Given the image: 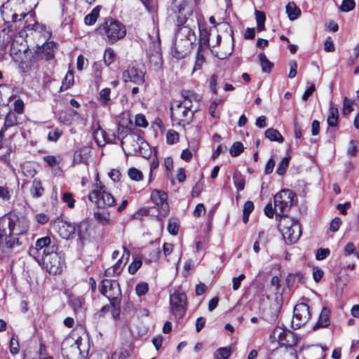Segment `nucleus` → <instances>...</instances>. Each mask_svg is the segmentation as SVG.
I'll list each match as a JSON object with an SVG mask.
<instances>
[{
  "mask_svg": "<svg viewBox=\"0 0 359 359\" xmlns=\"http://www.w3.org/2000/svg\"><path fill=\"white\" fill-rule=\"evenodd\" d=\"M171 118L174 125L183 126L189 124L194 116L192 110H188L187 107H184L181 104L172 105L170 108Z\"/></svg>",
  "mask_w": 359,
  "mask_h": 359,
  "instance_id": "nucleus-12",
  "label": "nucleus"
},
{
  "mask_svg": "<svg viewBox=\"0 0 359 359\" xmlns=\"http://www.w3.org/2000/svg\"><path fill=\"white\" fill-rule=\"evenodd\" d=\"M265 137L271 141H276L279 143H282L284 141V138L280 132L274 128H268L265 131Z\"/></svg>",
  "mask_w": 359,
  "mask_h": 359,
  "instance_id": "nucleus-28",
  "label": "nucleus"
},
{
  "mask_svg": "<svg viewBox=\"0 0 359 359\" xmlns=\"http://www.w3.org/2000/svg\"><path fill=\"white\" fill-rule=\"evenodd\" d=\"M245 278L244 274H240L238 277H234L232 279L233 282V290H238L241 286V281L243 280Z\"/></svg>",
  "mask_w": 359,
  "mask_h": 359,
  "instance_id": "nucleus-58",
  "label": "nucleus"
},
{
  "mask_svg": "<svg viewBox=\"0 0 359 359\" xmlns=\"http://www.w3.org/2000/svg\"><path fill=\"white\" fill-rule=\"evenodd\" d=\"M39 0H8L1 7V13L4 20L17 22L25 18L34 9Z\"/></svg>",
  "mask_w": 359,
  "mask_h": 359,
  "instance_id": "nucleus-1",
  "label": "nucleus"
},
{
  "mask_svg": "<svg viewBox=\"0 0 359 359\" xmlns=\"http://www.w3.org/2000/svg\"><path fill=\"white\" fill-rule=\"evenodd\" d=\"M233 180L236 189L240 191L244 189L245 180L243 175L240 172H236L233 175Z\"/></svg>",
  "mask_w": 359,
  "mask_h": 359,
  "instance_id": "nucleus-33",
  "label": "nucleus"
},
{
  "mask_svg": "<svg viewBox=\"0 0 359 359\" xmlns=\"http://www.w3.org/2000/svg\"><path fill=\"white\" fill-rule=\"evenodd\" d=\"M230 347H222L218 348L214 353V359H228L231 354Z\"/></svg>",
  "mask_w": 359,
  "mask_h": 359,
  "instance_id": "nucleus-34",
  "label": "nucleus"
},
{
  "mask_svg": "<svg viewBox=\"0 0 359 359\" xmlns=\"http://www.w3.org/2000/svg\"><path fill=\"white\" fill-rule=\"evenodd\" d=\"M310 317L309 307L306 304H297L293 311L292 327L295 329L301 327L308 322Z\"/></svg>",
  "mask_w": 359,
  "mask_h": 359,
  "instance_id": "nucleus-15",
  "label": "nucleus"
},
{
  "mask_svg": "<svg viewBox=\"0 0 359 359\" xmlns=\"http://www.w3.org/2000/svg\"><path fill=\"white\" fill-rule=\"evenodd\" d=\"M357 154L356 142L354 140H351L348 147L347 149V154L351 156H354Z\"/></svg>",
  "mask_w": 359,
  "mask_h": 359,
  "instance_id": "nucleus-61",
  "label": "nucleus"
},
{
  "mask_svg": "<svg viewBox=\"0 0 359 359\" xmlns=\"http://www.w3.org/2000/svg\"><path fill=\"white\" fill-rule=\"evenodd\" d=\"M100 10V6H97L95 7L92 10L90 13L88 14L85 17V20H84L85 23L88 25H93L96 22V20L99 16Z\"/></svg>",
  "mask_w": 359,
  "mask_h": 359,
  "instance_id": "nucleus-31",
  "label": "nucleus"
},
{
  "mask_svg": "<svg viewBox=\"0 0 359 359\" xmlns=\"http://www.w3.org/2000/svg\"><path fill=\"white\" fill-rule=\"evenodd\" d=\"M115 58L114 50L111 48H107L104 53V61L107 65H111Z\"/></svg>",
  "mask_w": 359,
  "mask_h": 359,
  "instance_id": "nucleus-46",
  "label": "nucleus"
},
{
  "mask_svg": "<svg viewBox=\"0 0 359 359\" xmlns=\"http://www.w3.org/2000/svg\"><path fill=\"white\" fill-rule=\"evenodd\" d=\"M330 325V310L324 307L323 308L318 322L315 324L313 329L316 330L320 327H326Z\"/></svg>",
  "mask_w": 359,
  "mask_h": 359,
  "instance_id": "nucleus-24",
  "label": "nucleus"
},
{
  "mask_svg": "<svg viewBox=\"0 0 359 359\" xmlns=\"http://www.w3.org/2000/svg\"><path fill=\"white\" fill-rule=\"evenodd\" d=\"M203 189V183L202 182H197L192 189L191 195L194 197H198Z\"/></svg>",
  "mask_w": 359,
  "mask_h": 359,
  "instance_id": "nucleus-57",
  "label": "nucleus"
},
{
  "mask_svg": "<svg viewBox=\"0 0 359 359\" xmlns=\"http://www.w3.org/2000/svg\"><path fill=\"white\" fill-rule=\"evenodd\" d=\"M355 2L354 0H343L339 7V10L342 12H348L354 9Z\"/></svg>",
  "mask_w": 359,
  "mask_h": 359,
  "instance_id": "nucleus-44",
  "label": "nucleus"
},
{
  "mask_svg": "<svg viewBox=\"0 0 359 359\" xmlns=\"http://www.w3.org/2000/svg\"><path fill=\"white\" fill-rule=\"evenodd\" d=\"M122 79L124 82H132L137 85H142L144 83V73L140 69L134 66H129L123 71Z\"/></svg>",
  "mask_w": 359,
  "mask_h": 359,
  "instance_id": "nucleus-18",
  "label": "nucleus"
},
{
  "mask_svg": "<svg viewBox=\"0 0 359 359\" xmlns=\"http://www.w3.org/2000/svg\"><path fill=\"white\" fill-rule=\"evenodd\" d=\"M338 109L333 103H331L329 108V114L327 118V124L329 126L336 127L338 125Z\"/></svg>",
  "mask_w": 359,
  "mask_h": 359,
  "instance_id": "nucleus-25",
  "label": "nucleus"
},
{
  "mask_svg": "<svg viewBox=\"0 0 359 359\" xmlns=\"http://www.w3.org/2000/svg\"><path fill=\"white\" fill-rule=\"evenodd\" d=\"M142 264V259L140 258H136L134 261L129 265L128 271L130 274H134L136 271L141 267Z\"/></svg>",
  "mask_w": 359,
  "mask_h": 359,
  "instance_id": "nucleus-49",
  "label": "nucleus"
},
{
  "mask_svg": "<svg viewBox=\"0 0 359 359\" xmlns=\"http://www.w3.org/2000/svg\"><path fill=\"white\" fill-rule=\"evenodd\" d=\"M179 134L173 130H169L166 133V142L168 144H173L179 141Z\"/></svg>",
  "mask_w": 359,
  "mask_h": 359,
  "instance_id": "nucleus-42",
  "label": "nucleus"
},
{
  "mask_svg": "<svg viewBox=\"0 0 359 359\" xmlns=\"http://www.w3.org/2000/svg\"><path fill=\"white\" fill-rule=\"evenodd\" d=\"M353 110V101L345 97L344 98L342 113L344 115L349 114Z\"/></svg>",
  "mask_w": 359,
  "mask_h": 359,
  "instance_id": "nucleus-47",
  "label": "nucleus"
},
{
  "mask_svg": "<svg viewBox=\"0 0 359 359\" xmlns=\"http://www.w3.org/2000/svg\"><path fill=\"white\" fill-rule=\"evenodd\" d=\"M128 175L130 180L134 181H141L143 179L142 172L135 168H130L128 171Z\"/></svg>",
  "mask_w": 359,
  "mask_h": 359,
  "instance_id": "nucleus-41",
  "label": "nucleus"
},
{
  "mask_svg": "<svg viewBox=\"0 0 359 359\" xmlns=\"http://www.w3.org/2000/svg\"><path fill=\"white\" fill-rule=\"evenodd\" d=\"M182 96L184 98L189 99L191 102H198L201 99V97L199 95L191 91L184 92L182 94Z\"/></svg>",
  "mask_w": 359,
  "mask_h": 359,
  "instance_id": "nucleus-52",
  "label": "nucleus"
},
{
  "mask_svg": "<svg viewBox=\"0 0 359 359\" xmlns=\"http://www.w3.org/2000/svg\"><path fill=\"white\" fill-rule=\"evenodd\" d=\"M19 342L18 339L15 337V336H13L11 339L10 341V352L11 354L15 355L19 353Z\"/></svg>",
  "mask_w": 359,
  "mask_h": 359,
  "instance_id": "nucleus-50",
  "label": "nucleus"
},
{
  "mask_svg": "<svg viewBox=\"0 0 359 359\" xmlns=\"http://www.w3.org/2000/svg\"><path fill=\"white\" fill-rule=\"evenodd\" d=\"M278 227L285 243L288 245L296 243L302 234L301 226L298 221L289 217L279 219Z\"/></svg>",
  "mask_w": 359,
  "mask_h": 359,
  "instance_id": "nucleus-6",
  "label": "nucleus"
},
{
  "mask_svg": "<svg viewBox=\"0 0 359 359\" xmlns=\"http://www.w3.org/2000/svg\"><path fill=\"white\" fill-rule=\"evenodd\" d=\"M194 32L189 25H183L177 31L176 40L174 45L175 56L177 58L184 57L189 52L191 45L196 41Z\"/></svg>",
  "mask_w": 359,
  "mask_h": 359,
  "instance_id": "nucleus-3",
  "label": "nucleus"
},
{
  "mask_svg": "<svg viewBox=\"0 0 359 359\" xmlns=\"http://www.w3.org/2000/svg\"><path fill=\"white\" fill-rule=\"evenodd\" d=\"M294 194L289 189H283L273 197V204L268 203L264 208V214L269 218H272L274 215L277 219L287 217L286 213L292 205Z\"/></svg>",
  "mask_w": 359,
  "mask_h": 359,
  "instance_id": "nucleus-2",
  "label": "nucleus"
},
{
  "mask_svg": "<svg viewBox=\"0 0 359 359\" xmlns=\"http://www.w3.org/2000/svg\"><path fill=\"white\" fill-rule=\"evenodd\" d=\"M286 13L292 21L297 20L301 15V10L297 6L294 2H289L285 7Z\"/></svg>",
  "mask_w": 359,
  "mask_h": 359,
  "instance_id": "nucleus-26",
  "label": "nucleus"
},
{
  "mask_svg": "<svg viewBox=\"0 0 359 359\" xmlns=\"http://www.w3.org/2000/svg\"><path fill=\"white\" fill-rule=\"evenodd\" d=\"M57 248L55 245L44 249L42 257V262L44 267L50 273L57 274L62 270L63 261L61 256L56 252Z\"/></svg>",
  "mask_w": 359,
  "mask_h": 359,
  "instance_id": "nucleus-9",
  "label": "nucleus"
},
{
  "mask_svg": "<svg viewBox=\"0 0 359 359\" xmlns=\"http://www.w3.org/2000/svg\"><path fill=\"white\" fill-rule=\"evenodd\" d=\"M271 337L282 346H292L296 344L294 333L281 327H277L273 330Z\"/></svg>",
  "mask_w": 359,
  "mask_h": 359,
  "instance_id": "nucleus-16",
  "label": "nucleus"
},
{
  "mask_svg": "<svg viewBox=\"0 0 359 359\" xmlns=\"http://www.w3.org/2000/svg\"><path fill=\"white\" fill-rule=\"evenodd\" d=\"M203 49L198 48V53L196 55V62L194 67V71L200 69L205 62V57L203 54Z\"/></svg>",
  "mask_w": 359,
  "mask_h": 359,
  "instance_id": "nucleus-40",
  "label": "nucleus"
},
{
  "mask_svg": "<svg viewBox=\"0 0 359 359\" xmlns=\"http://www.w3.org/2000/svg\"><path fill=\"white\" fill-rule=\"evenodd\" d=\"M290 65V72L288 74V77L292 79L296 76L297 72V63L296 61H291L289 64Z\"/></svg>",
  "mask_w": 359,
  "mask_h": 359,
  "instance_id": "nucleus-60",
  "label": "nucleus"
},
{
  "mask_svg": "<svg viewBox=\"0 0 359 359\" xmlns=\"http://www.w3.org/2000/svg\"><path fill=\"white\" fill-rule=\"evenodd\" d=\"M259 62L262 66V69L264 72L269 73L271 72L273 67V63L271 62L265 55L264 53H260L259 55Z\"/></svg>",
  "mask_w": 359,
  "mask_h": 359,
  "instance_id": "nucleus-35",
  "label": "nucleus"
},
{
  "mask_svg": "<svg viewBox=\"0 0 359 359\" xmlns=\"http://www.w3.org/2000/svg\"><path fill=\"white\" fill-rule=\"evenodd\" d=\"M10 222L6 218L0 219V245L6 248H13L15 245H19V239L18 235H13L9 229Z\"/></svg>",
  "mask_w": 359,
  "mask_h": 359,
  "instance_id": "nucleus-14",
  "label": "nucleus"
},
{
  "mask_svg": "<svg viewBox=\"0 0 359 359\" xmlns=\"http://www.w3.org/2000/svg\"><path fill=\"white\" fill-rule=\"evenodd\" d=\"M88 198L90 201L99 208H109L116 204V200L113 195L98 180L93 185L92 191L88 194Z\"/></svg>",
  "mask_w": 359,
  "mask_h": 359,
  "instance_id": "nucleus-5",
  "label": "nucleus"
},
{
  "mask_svg": "<svg viewBox=\"0 0 359 359\" xmlns=\"http://www.w3.org/2000/svg\"><path fill=\"white\" fill-rule=\"evenodd\" d=\"M93 137L97 145L103 147L107 143L111 142L115 138V135L114 133H109L99 127L94 131Z\"/></svg>",
  "mask_w": 359,
  "mask_h": 359,
  "instance_id": "nucleus-22",
  "label": "nucleus"
},
{
  "mask_svg": "<svg viewBox=\"0 0 359 359\" xmlns=\"http://www.w3.org/2000/svg\"><path fill=\"white\" fill-rule=\"evenodd\" d=\"M151 199L158 208L159 213L162 217H165L169 213V205L167 202L165 192L155 189L151 191Z\"/></svg>",
  "mask_w": 359,
  "mask_h": 359,
  "instance_id": "nucleus-17",
  "label": "nucleus"
},
{
  "mask_svg": "<svg viewBox=\"0 0 359 359\" xmlns=\"http://www.w3.org/2000/svg\"><path fill=\"white\" fill-rule=\"evenodd\" d=\"M36 221L41 224H46L49 220V217L43 213H39L35 215Z\"/></svg>",
  "mask_w": 359,
  "mask_h": 359,
  "instance_id": "nucleus-64",
  "label": "nucleus"
},
{
  "mask_svg": "<svg viewBox=\"0 0 359 359\" xmlns=\"http://www.w3.org/2000/svg\"><path fill=\"white\" fill-rule=\"evenodd\" d=\"M123 254L122 257L114 264L112 266L107 269L104 272L105 276L107 277H113L117 276L121 273L123 266L126 264V262L123 263V259L125 256H126V259L127 260L130 256L129 250L126 248L123 247Z\"/></svg>",
  "mask_w": 359,
  "mask_h": 359,
  "instance_id": "nucleus-21",
  "label": "nucleus"
},
{
  "mask_svg": "<svg viewBox=\"0 0 359 359\" xmlns=\"http://www.w3.org/2000/svg\"><path fill=\"white\" fill-rule=\"evenodd\" d=\"M10 222L9 229L13 235H21L27 232L29 225L28 222L25 218H20L17 216L4 217Z\"/></svg>",
  "mask_w": 359,
  "mask_h": 359,
  "instance_id": "nucleus-19",
  "label": "nucleus"
},
{
  "mask_svg": "<svg viewBox=\"0 0 359 359\" xmlns=\"http://www.w3.org/2000/svg\"><path fill=\"white\" fill-rule=\"evenodd\" d=\"M62 201L66 203L69 208H72L74 207L75 200L71 193L65 192L62 196Z\"/></svg>",
  "mask_w": 359,
  "mask_h": 359,
  "instance_id": "nucleus-53",
  "label": "nucleus"
},
{
  "mask_svg": "<svg viewBox=\"0 0 359 359\" xmlns=\"http://www.w3.org/2000/svg\"><path fill=\"white\" fill-rule=\"evenodd\" d=\"M55 229L61 238L68 240L76 232V225L62 220H58L55 224Z\"/></svg>",
  "mask_w": 359,
  "mask_h": 359,
  "instance_id": "nucleus-20",
  "label": "nucleus"
},
{
  "mask_svg": "<svg viewBox=\"0 0 359 359\" xmlns=\"http://www.w3.org/2000/svg\"><path fill=\"white\" fill-rule=\"evenodd\" d=\"M18 121L16 114L13 112H10L6 115L5 118L4 125L2 129H4V132L8 128L18 125Z\"/></svg>",
  "mask_w": 359,
  "mask_h": 359,
  "instance_id": "nucleus-30",
  "label": "nucleus"
},
{
  "mask_svg": "<svg viewBox=\"0 0 359 359\" xmlns=\"http://www.w3.org/2000/svg\"><path fill=\"white\" fill-rule=\"evenodd\" d=\"M121 144L125 153L130 155H143L142 150L149 147L140 135L134 133L126 135L122 138Z\"/></svg>",
  "mask_w": 359,
  "mask_h": 359,
  "instance_id": "nucleus-8",
  "label": "nucleus"
},
{
  "mask_svg": "<svg viewBox=\"0 0 359 359\" xmlns=\"http://www.w3.org/2000/svg\"><path fill=\"white\" fill-rule=\"evenodd\" d=\"M95 219L102 226H108L112 224L110 214L107 212H96L94 214Z\"/></svg>",
  "mask_w": 359,
  "mask_h": 359,
  "instance_id": "nucleus-27",
  "label": "nucleus"
},
{
  "mask_svg": "<svg viewBox=\"0 0 359 359\" xmlns=\"http://www.w3.org/2000/svg\"><path fill=\"white\" fill-rule=\"evenodd\" d=\"M110 88H106L100 90V100L102 105H107L110 100Z\"/></svg>",
  "mask_w": 359,
  "mask_h": 359,
  "instance_id": "nucleus-45",
  "label": "nucleus"
},
{
  "mask_svg": "<svg viewBox=\"0 0 359 359\" xmlns=\"http://www.w3.org/2000/svg\"><path fill=\"white\" fill-rule=\"evenodd\" d=\"M244 147L240 142H234L230 149V154L231 156L236 157L241 154L243 151Z\"/></svg>",
  "mask_w": 359,
  "mask_h": 359,
  "instance_id": "nucleus-43",
  "label": "nucleus"
},
{
  "mask_svg": "<svg viewBox=\"0 0 359 359\" xmlns=\"http://www.w3.org/2000/svg\"><path fill=\"white\" fill-rule=\"evenodd\" d=\"M330 253V251L328 248H319L316 255V258L317 260H323L325 259Z\"/></svg>",
  "mask_w": 359,
  "mask_h": 359,
  "instance_id": "nucleus-54",
  "label": "nucleus"
},
{
  "mask_svg": "<svg viewBox=\"0 0 359 359\" xmlns=\"http://www.w3.org/2000/svg\"><path fill=\"white\" fill-rule=\"evenodd\" d=\"M290 161V156H287L284 157L278 165L276 172L279 175H283L288 168L289 163Z\"/></svg>",
  "mask_w": 359,
  "mask_h": 359,
  "instance_id": "nucleus-37",
  "label": "nucleus"
},
{
  "mask_svg": "<svg viewBox=\"0 0 359 359\" xmlns=\"http://www.w3.org/2000/svg\"><path fill=\"white\" fill-rule=\"evenodd\" d=\"M100 292L108 298L112 306L120 304L121 291L117 281L110 279L102 280L100 285Z\"/></svg>",
  "mask_w": 359,
  "mask_h": 359,
  "instance_id": "nucleus-10",
  "label": "nucleus"
},
{
  "mask_svg": "<svg viewBox=\"0 0 359 359\" xmlns=\"http://www.w3.org/2000/svg\"><path fill=\"white\" fill-rule=\"evenodd\" d=\"M149 285L145 282L138 283L135 287V292L138 296H142L147 293Z\"/></svg>",
  "mask_w": 359,
  "mask_h": 359,
  "instance_id": "nucleus-48",
  "label": "nucleus"
},
{
  "mask_svg": "<svg viewBox=\"0 0 359 359\" xmlns=\"http://www.w3.org/2000/svg\"><path fill=\"white\" fill-rule=\"evenodd\" d=\"M101 34H104L111 43L123 39L126 34L124 25L112 18H109L99 28Z\"/></svg>",
  "mask_w": 359,
  "mask_h": 359,
  "instance_id": "nucleus-7",
  "label": "nucleus"
},
{
  "mask_svg": "<svg viewBox=\"0 0 359 359\" xmlns=\"http://www.w3.org/2000/svg\"><path fill=\"white\" fill-rule=\"evenodd\" d=\"M51 238L49 236H45L41 238H39L35 244V248L36 250H42L45 248V249H48L53 245H50Z\"/></svg>",
  "mask_w": 359,
  "mask_h": 359,
  "instance_id": "nucleus-36",
  "label": "nucleus"
},
{
  "mask_svg": "<svg viewBox=\"0 0 359 359\" xmlns=\"http://www.w3.org/2000/svg\"><path fill=\"white\" fill-rule=\"evenodd\" d=\"M43 188L40 181L34 180L30 188L31 195L34 198L41 197L43 193Z\"/></svg>",
  "mask_w": 359,
  "mask_h": 359,
  "instance_id": "nucleus-29",
  "label": "nucleus"
},
{
  "mask_svg": "<svg viewBox=\"0 0 359 359\" xmlns=\"http://www.w3.org/2000/svg\"><path fill=\"white\" fill-rule=\"evenodd\" d=\"M170 311L175 318H182L185 315L187 311L186 294L177 290L170 294Z\"/></svg>",
  "mask_w": 359,
  "mask_h": 359,
  "instance_id": "nucleus-11",
  "label": "nucleus"
},
{
  "mask_svg": "<svg viewBox=\"0 0 359 359\" xmlns=\"http://www.w3.org/2000/svg\"><path fill=\"white\" fill-rule=\"evenodd\" d=\"M0 198L4 200H9L11 198V192L8 187L0 186Z\"/></svg>",
  "mask_w": 359,
  "mask_h": 359,
  "instance_id": "nucleus-63",
  "label": "nucleus"
},
{
  "mask_svg": "<svg viewBox=\"0 0 359 359\" xmlns=\"http://www.w3.org/2000/svg\"><path fill=\"white\" fill-rule=\"evenodd\" d=\"M62 134V131L57 128L49 132L48 138L50 141L55 142L60 138Z\"/></svg>",
  "mask_w": 359,
  "mask_h": 359,
  "instance_id": "nucleus-59",
  "label": "nucleus"
},
{
  "mask_svg": "<svg viewBox=\"0 0 359 359\" xmlns=\"http://www.w3.org/2000/svg\"><path fill=\"white\" fill-rule=\"evenodd\" d=\"M88 351L87 340L69 337L62 343L61 351L65 359H83Z\"/></svg>",
  "mask_w": 359,
  "mask_h": 359,
  "instance_id": "nucleus-4",
  "label": "nucleus"
},
{
  "mask_svg": "<svg viewBox=\"0 0 359 359\" xmlns=\"http://www.w3.org/2000/svg\"><path fill=\"white\" fill-rule=\"evenodd\" d=\"M199 31H200V44L199 47L200 49L201 48H206L209 45V36L210 33L206 29H202L199 26Z\"/></svg>",
  "mask_w": 359,
  "mask_h": 359,
  "instance_id": "nucleus-32",
  "label": "nucleus"
},
{
  "mask_svg": "<svg viewBox=\"0 0 359 359\" xmlns=\"http://www.w3.org/2000/svg\"><path fill=\"white\" fill-rule=\"evenodd\" d=\"M69 304L74 312L77 313L81 309L83 302L80 297L72 296L69 297Z\"/></svg>",
  "mask_w": 359,
  "mask_h": 359,
  "instance_id": "nucleus-39",
  "label": "nucleus"
},
{
  "mask_svg": "<svg viewBox=\"0 0 359 359\" xmlns=\"http://www.w3.org/2000/svg\"><path fill=\"white\" fill-rule=\"evenodd\" d=\"M341 224V219L339 217H335L330 222V230L332 232H336L339 230Z\"/></svg>",
  "mask_w": 359,
  "mask_h": 359,
  "instance_id": "nucleus-56",
  "label": "nucleus"
},
{
  "mask_svg": "<svg viewBox=\"0 0 359 359\" xmlns=\"http://www.w3.org/2000/svg\"><path fill=\"white\" fill-rule=\"evenodd\" d=\"M135 123L137 126L146 128L148 126V122L144 115L142 114L135 116Z\"/></svg>",
  "mask_w": 359,
  "mask_h": 359,
  "instance_id": "nucleus-51",
  "label": "nucleus"
},
{
  "mask_svg": "<svg viewBox=\"0 0 359 359\" xmlns=\"http://www.w3.org/2000/svg\"><path fill=\"white\" fill-rule=\"evenodd\" d=\"M74 82V73L72 70L68 71L65 77L64 78L61 86V90H67L71 86L73 85Z\"/></svg>",
  "mask_w": 359,
  "mask_h": 359,
  "instance_id": "nucleus-38",
  "label": "nucleus"
},
{
  "mask_svg": "<svg viewBox=\"0 0 359 359\" xmlns=\"http://www.w3.org/2000/svg\"><path fill=\"white\" fill-rule=\"evenodd\" d=\"M171 9L177 18L179 25L185 24L192 16L193 11L187 0H173Z\"/></svg>",
  "mask_w": 359,
  "mask_h": 359,
  "instance_id": "nucleus-13",
  "label": "nucleus"
},
{
  "mask_svg": "<svg viewBox=\"0 0 359 359\" xmlns=\"http://www.w3.org/2000/svg\"><path fill=\"white\" fill-rule=\"evenodd\" d=\"M55 47V44L53 41L47 42L39 49V55L46 60H50L54 57Z\"/></svg>",
  "mask_w": 359,
  "mask_h": 359,
  "instance_id": "nucleus-23",
  "label": "nucleus"
},
{
  "mask_svg": "<svg viewBox=\"0 0 359 359\" xmlns=\"http://www.w3.org/2000/svg\"><path fill=\"white\" fill-rule=\"evenodd\" d=\"M222 102V100L221 99H217V100H215L214 101H212V102L211 103L210 108H209V112L212 117L217 116L215 114L216 109H217V106Z\"/></svg>",
  "mask_w": 359,
  "mask_h": 359,
  "instance_id": "nucleus-62",
  "label": "nucleus"
},
{
  "mask_svg": "<svg viewBox=\"0 0 359 359\" xmlns=\"http://www.w3.org/2000/svg\"><path fill=\"white\" fill-rule=\"evenodd\" d=\"M88 225L86 222H81L76 226V231H77L78 236L81 239L87 231Z\"/></svg>",
  "mask_w": 359,
  "mask_h": 359,
  "instance_id": "nucleus-55",
  "label": "nucleus"
}]
</instances>
